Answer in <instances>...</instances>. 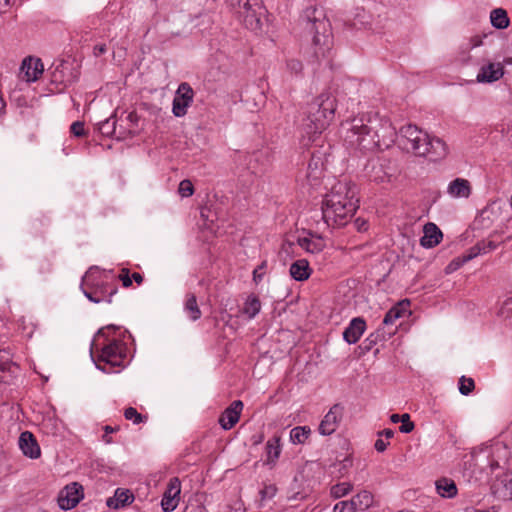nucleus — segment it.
<instances>
[{
	"label": "nucleus",
	"instance_id": "nucleus-34",
	"mask_svg": "<svg viewBox=\"0 0 512 512\" xmlns=\"http://www.w3.org/2000/svg\"><path fill=\"white\" fill-rule=\"evenodd\" d=\"M185 310L189 314L192 321H196L201 317V310L197 304V299L194 294H188L185 302Z\"/></svg>",
	"mask_w": 512,
	"mask_h": 512
},
{
	"label": "nucleus",
	"instance_id": "nucleus-41",
	"mask_svg": "<svg viewBox=\"0 0 512 512\" xmlns=\"http://www.w3.org/2000/svg\"><path fill=\"white\" fill-rule=\"evenodd\" d=\"M287 70L296 76L301 75L303 71V64L298 59H288L286 61Z\"/></svg>",
	"mask_w": 512,
	"mask_h": 512
},
{
	"label": "nucleus",
	"instance_id": "nucleus-11",
	"mask_svg": "<svg viewBox=\"0 0 512 512\" xmlns=\"http://www.w3.org/2000/svg\"><path fill=\"white\" fill-rule=\"evenodd\" d=\"M194 91L190 84L182 82L175 93L172 103V112L176 117H184L187 114L188 107L192 104Z\"/></svg>",
	"mask_w": 512,
	"mask_h": 512
},
{
	"label": "nucleus",
	"instance_id": "nucleus-29",
	"mask_svg": "<svg viewBox=\"0 0 512 512\" xmlns=\"http://www.w3.org/2000/svg\"><path fill=\"white\" fill-rule=\"evenodd\" d=\"M281 437L279 435H274L266 442V454H267V463L274 464L276 460L279 458L281 453Z\"/></svg>",
	"mask_w": 512,
	"mask_h": 512
},
{
	"label": "nucleus",
	"instance_id": "nucleus-46",
	"mask_svg": "<svg viewBox=\"0 0 512 512\" xmlns=\"http://www.w3.org/2000/svg\"><path fill=\"white\" fill-rule=\"evenodd\" d=\"M117 282L121 281L123 287L128 288L132 285V278L128 268H122L119 275H116Z\"/></svg>",
	"mask_w": 512,
	"mask_h": 512
},
{
	"label": "nucleus",
	"instance_id": "nucleus-15",
	"mask_svg": "<svg viewBox=\"0 0 512 512\" xmlns=\"http://www.w3.org/2000/svg\"><path fill=\"white\" fill-rule=\"evenodd\" d=\"M180 492V480L177 477L171 478L161 500V507L164 512H172L176 509L179 502Z\"/></svg>",
	"mask_w": 512,
	"mask_h": 512
},
{
	"label": "nucleus",
	"instance_id": "nucleus-36",
	"mask_svg": "<svg viewBox=\"0 0 512 512\" xmlns=\"http://www.w3.org/2000/svg\"><path fill=\"white\" fill-rule=\"evenodd\" d=\"M497 314L503 319L508 320L509 325L512 326V295L502 302Z\"/></svg>",
	"mask_w": 512,
	"mask_h": 512
},
{
	"label": "nucleus",
	"instance_id": "nucleus-5",
	"mask_svg": "<svg viewBox=\"0 0 512 512\" xmlns=\"http://www.w3.org/2000/svg\"><path fill=\"white\" fill-rule=\"evenodd\" d=\"M399 144L416 156L429 157L431 160L443 158L447 154V146L440 138H431L416 125L408 124L399 130Z\"/></svg>",
	"mask_w": 512,
	"mask_h": 512
},
{
	"label": "nucleus",
	"instance_id": "nucleus-14",
	"mask_svg": "<svg viewBox=\"0 0 512 512\" xmlns=\"http://www.w3.org/2000/svg\"><path fill=\"white\" fill-rule=\"evenodd\" d=\"M50 74L51 83L64 87L72 84L77 78L76 74L72 72L70 63L66 61L54 64Z\"/></svg>",
	"mask_w": 512,
	"mask_h": 512
},
{
	"label": "nucleus",
	"instance_id": "nucleus-16",
	"mask_svg": "<svg viewBox=\"0 0 512 512\" xmlns=\"http://www.w3.org/2000/svg\"><path fill=\"white\" fill-rule=\"evenodd\" d=\"M44 66L40 58L27 57L20 67V75L27 82H34L42 75Z\"/></svg>",
	"mask_w": 512,
	"mask_h": 512
},
{
	"label": "nucleus",
	"instance_id": "nucleus-21",
	"mask_svg": "<svg viewBox=\"0 0 512 512\" xmlns=\"http://www.w3.org/2000/svg\"><path fill=\"white\" fill-rule=\"evenodd\" d=\"M312 268L306 258H299L290 265V276L299 282L307 280L312 274Z\"/></svg>",
	"mask_w": 512,
	"mask_h": 512
},
{
	"label": "nucleus",
	"instance_id": "nucleus-10",
	"mask_svg": "<svg viewBox=\"0 0 512 512\" xmlns=\"http://www.w3.org/2000/svg\"><path fill=\"white\" fill-rule=\"evenodd\" d=\"M227 3L247 29L251 31L261 29V19L265 13L261 0H227Z\"/></svg>",
	"mask_w": 512,
	"mask_h": 512
},
{
	"label": "nucleus",
	"instance_id": "nucleus-63",
	"mask_svg": "<svg viewBox=\"0 0 512 512\" xmlns=\"http://www.w3.org/2000/svg\"><path fill=\"white\" fill-rule=\"evenodd\" d=\"M468 256L476 257V256H478V252L472 251Z\"/></svg>",
	"mask_w": 512,
	"mask_h": 512
},
{
	"label": "nucleus",
	"instance_id": "nucleus-17",
	"mask_svg": "<svg viewBox=\"0 0 512 512\" xmlns=\"http://www.w3.org/2000/svg\"><path fill=\"white\" fill-rule=\"evenodd\" d=\"M244 404L241 400H234L220 415L219 424L224 430L233 428L240 419Z\"/></svg>",
	"mask_w": 512,
	"mask_h": 512
},
{
	"label": "nucleus",
	"instance_id": "nucleus-49",
	"mask_svg": "<svg viewBox=\"0 0 512 512\" xmlns=\"http://www.w3.org/2000/svg\"><path fill=\"white\" fill-rule=\"evenodd\" d=\"M70 131L76 137H82L86 134L84 123L81 121L73 122L70 126Z\"/></svg>",
	"mask_w": 512,
	"mask_h": 512
},
{
	"label": "nucleus",
	"instance_id": "nucleus-19",
	"mask_svg": "<svg viewBox=\"0 0 512 512\" xmlns=\"http://www.w3.org/2000/svg\"><path fill=\"white\" fill-rule=\"evenodd\" d=\"M19 447L23 454L31 459H37L41 455L39 444L35 436L29 431L20 434Z\"/></svg>",
	"mask_w": 512,
	"mask_h": 512
},
{
	"label": "nucleus",
	"instance_id": "nucleus-12",
	"mask_svg": "<svg viewBox=\"0 0 512 512\" xmlns=\"http://www.w3.org/2000/svg\"><path fill=\"white\" fill-rule=\"evenodd\" d=\"M83 497V487L74 482L67 485L65 489L60 493L58 503L61 509L70 510L80 502Z\"/></svg>",
	"mask_w": 512,
	"mask_h": 512
},
{
	"label": "nucleus",
	"instance_id": "nucleus-8",
	"mask_svg": "<svg viewBox=\"0 0 512 512\" xmlns=\"http://www.w3.org/2000/svg\"><path fill=\"white\" fill-rule=\"evenodd\" d=\"M382 120L378 114H366L353 118L350 122L346 138L352 145L361 150H373L380 147V134L378 126Z\"/></svg>",
	"mask_w": 512,
	"mask_h": 512
},
{
	"label": "nucleus",
	"instance_id": "nucleus-7",
	"mask_svg": "<svg viewBox=\"0 0 512 512\" xmlns=\"http://www.w3.org/2000/svg\"><path fill=\"white\" fill-rule=\"evenodd\" d=\"M335 110L336 99L328 93L320 94L309 103L302 128L310 141H314L315 136L321 134L329 126L334 118Z\"/></svg>",
	"mask_w": 512,
	"mask_h": 512
},
{
	"label": "nucleus",
	"instance_id": "nucleus-58",
	"mask_svg": "<svg viewBox=\"0 0 512 512\" xmlns=\"http://www.w3.org/2000/svg\"><path fill=\"white\" fill-rule=\"evenodd\" d=\"M500 63L503 64V68L505 69V66L512 65V57H504L503 61Z\"/></svg>",
	"mask_w": 512,
	"mask_h": 512
},
{
	"label": "nucleus",
	"instance_id": "nucleus-62",
	"mask_svg": "<svg viewBox=\"0 0 512 512\" xmlns=\"http://www.w3.org/2000/svg\"><path fill=\"white\" fill-rule=\"evenodd\" d=\"M473 41H474V43H473V47L478 46V45H479V43H480V40H479L477 37H475V39H474Z\"/></svg>",
	"mask_w": 512,
	"mask_h": 512
},
{
	"label": "nucleus",
	"instance_id": "nucleus-37",
	"mask_svg": "<svg viewBox=\"0 0 512 512\" xmlns=\"http://www.w3.org/2000/svg\"><path fill=\"white\" fill-rule=\"evenodd\" d=\"M124 417L133 422V424H140L147 420V416L140 414L135 408L128 407L124 411Z\"/></svg>",
	"mask_w": 512,
	"mask_h": 512
},
{
	"label": "nucleus",
	"instance_id": "nucleus-13",
	"mask_svg": "<svg viewBox=\"0 0 512 512\" xmlns=\"http://www.w3.org/2000/svg\"><path fill=\"white\" fill-rule=\"evenodd\" d=\"M343 410L340 404L333 405L320 422L319 433L325 436L333 434L342 419Z\"/></svg>",
	"mask_w": 512,
	"mask_h": 512
},
{
	"label": "nucleus",
	"instance_id": "nucleus-40",
	"mask_svg": "<svg viewBox=\"0 0 512 512\" xmlns=\"http://www.w3.org/2000/svg\"><path fill=\"white\" fill-rule=\"evenodd\" d=\"M384 338L383 334L378 330L375 333H371L363 342V349L365 351H370L373 346H375L380 340Z\"/></svg>",
	"mask_w": 512,
	"mask_h": 512
},
{
	"label": "nucleus",
	"instance_id": "nucleus-23",
	"mask_svg": "<svg viewBox=\"0 0 512 512\" xmlns=\"http://www.w3.org/2000/svg\"><path fill=\"white\" fill-rule=\"evenodd\" d=\"M447 193L453 198H468L471 194L470 183L464 178H456L449 183Z\"/></svg>",
	"mask_w": 512,
	"mask_h": 512
},
{
	"label": "nucleus",
	"instance_id": "nucleus-47",
	"mask_svg": "<svg viewBox=\"0 0 512 512\" xmlns=\"http://www.w3.org/2000/svg\"><path fill=\"white\" fill-rule=\"evenodd\" d=\"M216 235V229L213 224V220H211V223H204L203 228L201 230V237L205 240H209L210 238L214 237Z\"/></svg>",
	"mask_w": 512,
	"mask_h": 512
},
{
	"label": "nucleus",
	"instance_id": "nucleus-20",
	"mask_svg": "<svg viewBox=\"0 0 512 512\" xmlns=\"http://www.w3.org/2000/svg\"><path fill=\"white\" fill-rule=\"evenodd\" d=\"M443 238L440 228L432 222H428L423 227V236L420 238V245L425 248L437 246Z\"/></svg>",
	"mask_w": 512,
	"mask_h": 512
},
{
	"label": "nucleus",
	"instance_id": "nucleus-56",
	"mask_svg": "<svg viewBox=\"0 0 512 512\" xmlns=\"http://www.w3.org/2000/svg\"><path fill=\"white\" fill-rule=\"evenodd\" d=\"M131 278L132 280H134L138 285H140L142 282H143V276L138 273V272H134L131 274Z\"/></svg>",
	"mask_w": 512,
	"mask_h": 512
},
{
	"label": "nucleus",
	"instance_id": "nucleus-6",
	"mask_svg": "<svg viewBox=\"0 0 512 512\" xmlns=\"http://www.w3.org/2000/svg\"><path fill=\"white\" fill-rule=\"evenodd\" d=\"M81 289L91 302L111 303L112 297L118 292L116 274L113 270L90 267L82 278Z\"/></svg>",
	"mask_w": 512,
	"mask_h": 512
},
{
	"label": "nucleus",
	"instance_id": "nucleus-61",
	"mask_svg": "<svg viewBox=\"0 0 512 512\" xmlns=\"http://www.w3.org/2000/svg\"><path fill=\"white\" fill-rule=\"evenodd\" d=\"M136 118H137V115H136L135 113H130V114L128 115V119H129L130 121H133V120H134V119H136Z\"/></svg>",
	"mask_w": 512,
	"mask_h": 512
},
{
	"label": "nucleus",
	"instance_id": "nucleus-50",
	"mask_svg": "<svg viewBox=\"0 0 512 512\" xmlns=\"http://www.w3.org/2000/svg\"><path fill=\"white\" fill-rule=\"evenodd\" d=\"M277 493V487L273 484L266 485L261 491L262 499H272Z\"/></svg>",
	"mask_w": 512,
	"mask_h": 512
},
{
	"label": "nucleus",
	"instance_id": "nucleus-51",
	"mask_svg": "<svg viewBox=\"0 0 512 512\" xmlns=\"http://www.w3.org/2000/svg\"><path fill=\"white\" fill-rule=\"evenodd\" d=\"M120 430V426H110V425H106L104 427V431H105V435H103V440L106 442V443H112V438L110 436H108L107 434L109 433H114V432H117Z\"/></svg>",
	"mask_w": 512,
	"mask_h": 512
},
{
	"label": "nucleus",
	"instance_id": "nucleus-48",
	"mask_svg": "<svg viewBox=\"0 0 512 512\" xmlns=\"http://www.w3.org/2000/svg\"><path fill=\"white\" fill-rule=\"evenodd\" d=\"M471 259L472 258L454 259L446 266L445 273L446 274L453 273L454 271L458 270L465 262H467L468 260H471Z\"/></svg>",
	"mask_w": 512,
	"mask_h": 512
},
{
	"label": "nucleus",
	"instance_id": "nucleus-33",
	"mask_svg": "<svg viewBox=\"0 0 512 512\" xmlns=\"http://www.w3.org/2000/svg\"><path fill=\"white\" fill-rule=\"evenodd\" d=\"M311 434L308 426H297L290 431V439L294 444H304Z\"/></svg>",
	"mask_w": 512,
	"mask_h": 512
},
{
	"label": "nucleus",
	"instance_id": "nucleus-59",
	"mask_svg": "<svg viewBox=\"0 0 512 512\" xmlns=\"http://www.w3.org/2000/svg\"><path fill=\"white\" fill-rule=\"evenodd\" d=\"M474 73H475V81L480 82V68L478 67L477 64L474 66Z\"/></svg>",
	"mask_w": 512,
	"mask_h": 512
},
{
	"label": "nucleus",
	"instance_id": "nucleus-60",
	"mask_svg": "<svg viewBox=\"0 0 512 512\" xmlns=\"http://www.w3.org/2000/svg\"><path fill=\"white\" fill-rule=\"evenodd\" d=\"M491 509H492V511H490V510H483L482 509V512H497L498 509H499V506L498 505H492Z\"/></svg>",
	"mask_w": 512,
	"mask_h": 512
},
{
	"label": "nucleus",
	"instance_id": "nucleus-54",
	"mask_svg": "<svg viewBox=\"0 0 512 512\" xmlns=\"http://www.w3.org/2000/svg\"><path fill=\"white\" fill-rule=\"evenodd\" d=\"M106 51H107V47L105 44H98V45H95L93 48V54L96 57H99L100 55L106 53Z\"/></svg>",
	"mask_w": 512,
	"mask_h": 512
},
{
	"label": "nucleus",
	"instance_id": "nucleus-64",
	"mask_svg": "<svg viewBox=\"0 0 512 512\" xmlns=\"http://www.w3.org/2000/svg\"><path fill=\"white\" fill-rule=\"evenodd\" d=\"M108 124H109V121H106V122L102 125V129H104Z\"/></svg>",
	"mask_w": 512,
	"mask_h": 512
},
{
	"label": "nucleus",
	"instance_id": "nucleus-35",
	"mask_svg": "<svg viewBox=\"0 0 512 512\" xmlns=\"http://www.w3.org/2000/svg\"><path fill=\"white\" fill-rule=\"evenodd\" d=\"M353 491V484L350 482H340L330 488V496L333 499H340Z\"/></svg>",
	"mask_w": 512,
	"mask_h": 512
},
{
	"label": "nucleus",
	"instance_id": "nucleus-28",
	"mask_svg": "<svg viewBox=\"0 0 512 512\" xmlns=\"http://www.w3.org/2000/svg\"><path fill=\"white\" fill-rule=\"evenodd\" d=\"M260 310L261 301L259 297L254 293L248 295L241 310L242 314L247 316L248 319H253L257 316Z\"/></svg>",
	"mask_w": 512,
	"mask_h": 512
},
{
	"label": "nucleus",
	"instance_id": "nucleus-31",
	"mask_svg": "<svg viewBox=\"0 0 512 512\" xmlns=\"http://www.w3.org/2000/svg\"><path fill=\"white\" fill-rule=\"evenodd\" d=\"M505 238L503 232L495 231L490 234L486 240L482 239V255L493 252L499 245L504 243Z\"/></svg>",
	"mask_w": 512,
	"mask_h": 512
},
{
	"label": "nucleus",
	"instance_id": "nucleus-42",
	"mask_svg": "<svg viewBox=\"0 0 512 512\" xmlns=\"http://www.w3.org/2000/svg\"><path fill=\"white\" fill-rule=\"evenodd\" d=\"M178 192L182 197L192 196L194 193V186L188 179L182 180L178 187Z\"/></svg>",
	"mask_w": 512,
	"mask_h": 512
},
{
	"label": "nucleus",
	"instance_id": "nucleus-2",
	"mask_svg": "<svg viewBox=\"0 0 512 512\" xmlns=\"http://www.w3.org/2000/svg\"><path fill=\"white\" fill-rule=\"evenodd\" d=\"M299 37L311 44L316 58H324L333 48V34L330 21L323 8L309 6L300 14L297 26Z\"/></svg>",
	"mask_w": 512,
	"mask_h": 512
},
{
	"label": "nucleus",
	"instance_id": "nucleus-22",
	"mask_svg": "<svg viewBox=\"0 0 512 512\" xmlns=\"http://www.w3.org/2000/svg\"><path fill=\"white\" fill-rule=\"evenodd\" d=\"M506 73L500 62H489L482 65V83H493L501 79Z\"/></svg>",
	"mask_w": 512,
	"mask_h": 512
},
{
	"label": "nucleus",
	"instance_id": "nucleus-55",
	"mask_svg": "<svg viewBox=\"0 0 512 512\" xmlns=\"http://www.w3.org/2000/svg\"><path fill=\"white\" fill-rule=\"evenodd\" d=\"M378 434L379 436H384L386 439H390L394 436V431L392 429L387 428L380 431Z\"/></svg>",
	"mask_w": 512,
	"mask_h": 512
},
{
	"label": "nucleus",
	"instance_id": "nucleus-57",
	"mask_svg": "<svg viewBox=\"0 0 512 512\" xmlns=\"http://www.w3.org/2000/svg\"><path fill=\"white\" fill-rule=\"evenodd\" d=\"M401 420H402V415H399V414H392V415L390 416V421H391L392 423H398V422H401Z\"/></svg>",
	"mask_w": 512,
	"mask_h": 512
},
{
	"label": "nucleus",
	"instance_id": "nucleus-39",
	"mask_svg": "<svg viewBox=\"0 0 512 512\" xmlns=\"http://www.w3.org/2000/svg\"><path fill=\"white\" fill-rule=\"evenodd\" d=\"M333 512H357V510L351 498L350 500H343L336 503L333 507Z\"/></svg>",
	"mask_w": 512,
	"mask_h": 512
},
{
	"label": "nucleus",
	"instance_id": "nucleus-4",
	"mask_svg": "<svg viewBox=\"0 0 512 512\" xmlns=\"http://www.w3.org/2000/svg\"><path fill=\"white\" fill-rule=\"evenodd\" d=\"M482 454H485L488 461V468L491 475H495V478L488 480L489 495L484 497H492L496 500H512V493L508 491L507 482L504 481L505 471L504 466L507 464L510 457V451L506 444L497 441L490 446H482Z\"/></svg>",
	"mask_w": 512,
	"mask_h": 512
},
{
	"label": "nucleus",
	"instance_id": "nucleus-24",
	"mask_svg": "<svg viewBox=\"0 0 512 512\" xmlns=\"http://www.w3.org/2000/svg\"><path fill=\"white\" fill-rule=\"evenodd\" d=\"M134 500V495L128 489H116L114 496L107 499L106 504L109 508L119 509L127 506Z\"/></svg>",
	"mask_w": 512,
	"mask_h": 512
},
{
	"label": "nucleus",
	"instance_id": "nucleus-9",
	"mask_svg": "<svg viewBox=\"0 0 512 512\" xmlns=\"http://www.w3.org/2000/svg\"><path fill=\"white\" fill-rule=\"evenodd\" d=\"M324 247V239L311 232L303 236L290 235L283 239L279 256H299L302 253L317 254L320 253Z\"/></svg>",
	"mask_w": 512,
	"mask_h": 512
},
{
	"label": "nucleus",
	"instance_id": "nucleus-25",
	"mask_svg": "<svg viewBox=\"0 0 512 512\" xmlns=\"http://www.w3.org/2000/svg\"><path fill=\"white\" fill-rule=\"evenodd\" d=\"M489 19L492 27L496 30H505L511 24L507 10L502 7L492 9Z\"/></svg>",
	"mask_w": 512,
	"mask_h": 512
},
{
	"label": "nucleus",
	"instance_id": "nucleus-32",
	"mask_svg": "<svg viewBox=\"0 0 512 512\" xmlns=\"http://www.w3.org/2000/svg\"><path fill=\"white\" fill-rule=\"evenodd\" d=\"M324 167V162L321 156H317L315 152L311 153V159L308 164V178L317 179L320 177Z\"/></svg>",
	"mask_w": 512,
	"mask_h": 512
},
{
	"label": "nucleus",
	"instance_id": "nucleus-44",
	"mask_svg": "<svg viewBox=\"0 0 512 512\" xmlns=\"http://www.w3.org/2000/svg\"><path fill=\"white\" fill-rule=\"evenodd\" d=\"M401 426L399 427V431L401 433H410L413 431L415 425L414 423L410 420V415L408 413H404L402 414V420H401Z\"/></svg>",
	"mask_w": 512,
	"mask_h": 512
},
{
	"label": "nucleus",
	"instance_id": "nucleus-26",
	"mask_svg": "<svg viewBox=\"0 0 512 512\" xmlns=\"http://www.w3.org/2000/svg\"><path fill=\"white\" fill-rule=\"evenodd\" d=\"M410 305L409 300H402L398 302L395 306L387 311L383 318V325H392L397 319L403 317L406 313H410L408 311V307Z\"/></svg>",
	"mask_w": 512,
	"mask_h": 512
},
{
	"label": "nucleus",
	"instance_id": "nucleus-52",
	"mask_svg": "<svg viewBox=\"0 0 512 512\" xmlns=\"http://www.w3.org/2000/svg\"><path fill=\"white\" fill-rule=\"evenodd\" d=\"M354 225L356 227V229L359 231V232H365L367 231L368 229V222L365 220V219H362V218H357L354 222Z\"/></svg>",
	"mask_w": 512,
	"mask_h": 512
},
{
	"label": "nucleus",
	"instance_id": "nucleus-1",
	"mask_svg": "<svg viewBox=\"0 0 512 512\" xmlns=\"http://www.w3.org/2000/svg\"><path fill=\"white\" fill-rule=\"evenodd\" d=\"M358 188L351 181H338L322 200V219L328 227L345 226L356 210L359 199Z\"/></svg>",
	"mask_w": 512,
	"mask_h": 512
},
{
	"label": "nucleus",
	"instance_id": "nucleus-27",
	"mask_svg": "<svg viewBox=\"0 0 512 512\" xmlns=\"http://www.w3.org/2000/svg\"><path fill=\"white\" fill-rule=\"evenodd\" d=\"M357 512H364L375 505L374 495L368 490H362L352 497Z\"/></svg>",
	"mask_w": 512,
	"mask_h": 512
},
{
	"label": "nucleus",
	"instance_id": "nucleus-43",
	"mask_svg": "<svg viewBox=\"0 0 512 512\" xmlns=\"http://www.w3.org/2000/svg\"><path fill=\"white\" fill-rule=\"evenodd\" d=\"M493 205L486 206L482 208V229L484 227H488V225H485V221L488 220L489 223H493L495 220L499 218L498 214H494L492 211Z\"/></svg>",
	"mask_w": 512,
	"mask_h": 512
},
{
	"label": "nucleus",
	"instance_id": "nucleus-38",
	"mask_svg": "<svg viewBox=\"0 0 512 512\" xmlns=\"http://www.w3.org/2000/svg\"><path fill=\"white\" fill-rule=\"evenodd\" d=\"M475 388V382L472 378L462 376L459 379V392L462 395H469Z\"/></svg>",
	"mask_w": 512,
	"mask_h": 512
},
{
	"label": "nucleus",
	"instance_id": "nucleus-3",
	"mask_svg": "<svg viewBox=\"0 0 512 512\" xmlns=\"http://www.w3.org/2000/svg\"><path fill=\"white\" fill-rule=\"evenodd\" d=\"M120 327L108 325L98 330L91 345V355H97L96 366L106 372L107 369L99 363L111 368L124 367L127 358V344L121 339Z\"/></svg>",
	"mask_w": 512,
	"mask_h": 512
},
{
	"label": "nucleus",
	"instance_id": "nucleus-45",
	"mask_svg": "<svg viewBox=\"0 0 512 512\" xmlns=\"http://www.w3.org/2000/svg\"><path fill=\"white\" fill-rule=\"evenodd\" d=\"M266 268H267V262L266 261H262L260 265H258L254 270H253V281L256 285H258L265 273H266Z\"/></svg>",
	"mask_w": 512,
	"mask_h": 512
},
{
	"label": "nucleus",
	"instance_id": "nucleus-53",
	"mask_svg": "<svg viewBox=\"0 0 512 512\" xmlns=\"http://www.w3.org/2000/svg\"><path fill=\"white\" fill-rule=\"evenodd\" d=\"M389 445V442H385L382 439H377L375 441L374 447L377 452H384L387 449V446Z\"/></svg>",
	"mask_w": 512,
	"mask_h": 512
},
{
	"label": "nucleus",
	"instance_id": "nucleus-30",
	"mask_svg": "<svg viewBox=\"0 0 512 512\" xmlns=\"http://www.w3.org/2000/svg\"><path fill=\"white\" fill-rule=\"evenodd\" d=\"M437 493L444 498H453L457 494V487L453 480L440 478L436 481Z\"/></svg>",
	"mask_w": 512,
	"mask_h": 512
},
{
	"label": "nucleus",
	"instance_id": "nucleus-18",
	"mask_svg": "<svg viewBox=\"0 0 512 512\" xmlns=\"http://www.w3.org/2000/svg\"><path fill=\"white\" fill-rule=\"evenodd\" d=\"M366 330V321L362 317L353 318L343 332V339L348 344L357 343Z\"/></svg>",
	"mask_w": 512,
	"mask_h": 512
}]
</instances>
